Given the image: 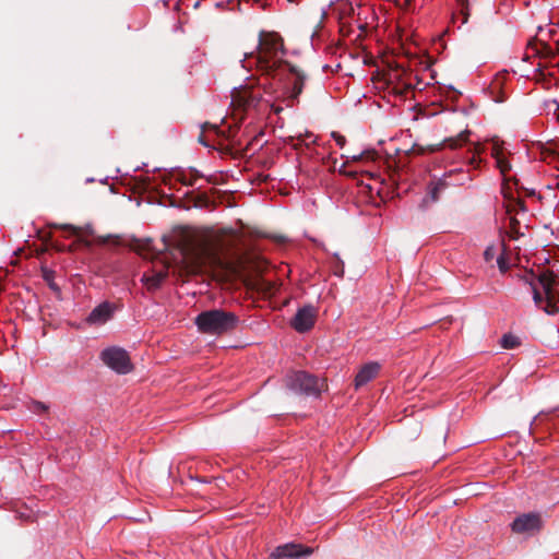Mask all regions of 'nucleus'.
<instances>
[{"label":"nucleus","instance_id":"17","mask_svg":"<svg viewBox=\"0 0 559 559\" xmlns=\"http://www.w3.org/2000/svg\"><path fill=\"white\" fill-rule=\"evenodd\" d=\"M207 132H212L216 136H221L223 132L218 129L216 124H212L210 122H205L201 126V132L198 136L199 143H201L204 146H213L212 140L206 134Z\"/></svg>","mask_w":559,"mask_h":559},{"label":"nucleus","instance_id":"14","mask_svg":"<svg viewBox=\"0 0 559 559\" xmlns=\"http://www.w3.org/2000/svg\"><path fill=\"white\" fill-rule=\"evenodd\" d=\"M491 156L496 159L501 175L506 177L507 173L511 170V164L504 156L503 147L498 140H492Z\"/></svg>","mask_w":559,"mask_h":559},{"label":"nucleus","instance_id":"10","mask_svg":"<svg viewBox=\"0 0 559 559\" xmlns=\"http://www.w3.org/2000/svg\"><path fill=\"white\" fill-rule=\"evenodd\" d=\"M317 310L313 306L307 305L300 308L292 320V326L299 333L309 331L316 322Z\"/></svg>","mask_w":559,"mask_h":559},{"label":"nucleus","instance_id":"25","mask_svg":"<svg viewBox=\"0 0 559 559\" xmlns=\"http://www.w3.org/2000/svg\"><path fill=\"white\" fill-rule=\"evenodd\" d=\"M519 227H520L519 221L516 218L512 217L510 221V228H511L510 237L512 239H518L519 236L521 235L519 231Z\"/></svg>","mask_w":559,"mask_h":559},{"label":"nucleus","instance_id":"5","mask_svg":"<svg viewBox=\"0 0 559 559\" xmlns=\"http://www.w3.org/2000/svg\"><path fill=\"white\" fill-rule=\"evenodd\" d=\"M102 361L117 373L126 374L132 370L127 350L121 347H108L100 353Z\"/></svg>","mask_w":559,"mask_h":559},{"label":"nucleus","instance_id":"3","mask_svg":"<svg viewBox=\"0 0 559 559\" xmlns=\"http://www.w3.org/2000/svg\"><path fill=\"white\" fill-rule=\"evenodd\" d=\"M540 292L543 293L546 304L543 311L548 316L559 313V276L552 271L544 270L535 276Z\"/></svg>","mask_w":559,"mask_h":559},{"label":"nucleus","instance_id":"15","mask_svg":"<svg viewBox=\"0 0 559 559\" xmlns=\"http://www.w3.org/2000/svg\"><path fill=\"white\" fill-rule=\"evenodd\" d=\"M167 276V266H164L163 270L153 272L152 275L144 274L141 281L144 283L148 290H155L160 287Z\"/></svg>","mask_w":559,"mask_h":559},{"label":"nucleus","instance_id":"39","mask_svg":"<svg viewBox=\"0 0 559 559\" xmlns=\"http://www.w3.org/2000/svg\"><path fill=\"white\" fill-rule=\"evenodd\" d=\"M556 115H557V119H558V121H559V112H558V114H556Z\"/></svg>","mask_w":559,"mask_h":559},{"label":"nucleus","instance_id":"33","mask_svg":"<svg viewBox=\"0 0 559 559\" xmlns=\"http://www.w3.org/2000/svg\"><path fill=\"white\" fill-rule=\"evenodd\" d=\"M43 273H44V278H45L46 281H49V280H50V277H51V275H52V272H51V271H48V270H46V269H44V270H43Z\"/></svg>","mask_w":559,"mask_h":559},{"label":"nucleus","instance_id":"28","mask_svg":"<svg viewBox=\"0 0 559 559\" xmlns=\"http://www.w3.org/2000/svg\"><path fill=\"white\" fill-rule=\"evenodd\" d=\"M496 255V247L495 246H488L484 251V259L486 262H490L495 259Z\"/></svg>","mask_w":559,"mask_h":559},{"label":"nucleus","instance_id":"12","mask_svg":"<svg viewBox=\"0 0 559 559\" xmlns=\"http://www.w3.org/2000/svg\"><path fill=\"white\" fill-rule=\"evenodd\" d=\"M380 371V365L378 362H368L364 365L355 377V389L358 390L366 385L369 381L374 379Z\"/></svg>","mask_w":559,"mask_h":559},{"label":"nucleus","instance_id":"22","mask_svg":"<svg viewBox=\"0 0 559 559\" xmlns=\"http://www.w3.org/2000/svg\"><path fill=\"white\" fill-rule=\"evenodd\" d=\"M201 177H202V175L198 170L192 169L190 171L189 176H186V175L181 176L180 181L185 186H194L197 179H199Z\"/></svg>","mask_w":559,"mask_h":559},{"label":"nucleus","instance_id":"8","mask_svg":"<svg viewBox=\"0 0 559 559\" xmlns=\"http://www.w3.org/2000/svg\"><path fill=\"white\" fill-rule=\"evenodd\" d=\"M471 134V131L465 130L453 138L444 139L441 143L428 145L427 147L421 146L419 144H414L412 147V152L418 155L425 154L427 152L433 153L437 151H440L444 146H449L452 150H455L460 146H462L464 143L468 142V136Z\"/></svg>","mask_w":559,"mask_h":559},{"label":"nucleus","instance_id":"38","mask_svg":"<svg viewBox=\"0 0 559 559\" xmlns=\"http://www.w3.org/2000/svg\"><path fill=\"white\" fill-rule=\"evenodd\" d=\"M527 194H528V195H534V194H535V191H534V190H530V191L527 190Z\"/></svg>","mask_w":559,"mask_h":559},{"label":"nucleus","instance_id":"20","mask_svg":"<svg viewBox=\"0 0 559 559\" xmlns=\"http://www.w3.org/2000/svg\"><path fill=\"white\" fill-rule=\"evenodd\" d=\"M460 8V15L462 16V24L467 23L469 17V2L468 0H455Z\"/></svg>","mask_w":559,"mask_h":559},{"label":"nucleus","instance_id":"30","mask_svg":"<svg viewBox=\"0 0 559 559\" xmlns=\"http://www.w3.org/2000/svg\"><path fill=\"white\" fill-rule=\"evenodd\" d=\"M133 249L139 253L150 250L151 249V240H147L145 243L136 241V243L133 246Z\"/></svg>","mask_w":559,"mask_h":559},{"label":"nucleus","instance_id":"27","mask_svg":"<svg viewBox=\"0 0 559 559\" xmlns=\"http://www.w3.org/2000/svg\"><path fill=\"white\" fill-rule=\"evenodd\" d=\"M374 151H364L359 155H353V160L373 159L376 156Z\"/></svg>","mask_w":559,"mask_h":559},{"label":"nucleus","instance_id":"32","mask_svg":"<svg viewBox=\"0 0 559 559\" xmlns=\"http://www.w3.org/2000/svg\"><path fill=\"white\" fill-rule=\"evenodd\" d=\"M332 136L334 138V140H335L336 144H337L340 147H343V146L345 145V143H346V139H345V136H344V135L338 134V133H336V132H333V133H332Z\"/></svg>","mask_w":559,"mask_h":559},{"label":"nucleus","instance_id":"34","mask_svg":"<svg viewBox=\"0 0 559 559\" xmlns=\"http://www.w3.org/2000/svg\"><path fill=\"white\" fill-rule=\"evenodd\" d=\"M39 237L40 239H43L44 241H48L50 238H51V235L50 233H46L45 235L39 233Z\"/></svg>","mask_w":559,"mask_h":559},{"label":"nucleus","instance_id":"35","mask_svg":"<svg viewBox=\"0 0 559 559\" xmlns=\"http://www.w3.org/2000/svg\"><path fill=\"white\" fill-rule=\"evenodd\" d=\"M554 50H555V55H559V40H557V41L555 43Z\"/></svg>","mask_w":559,"mask_h":559},{"label":"nucleus","instance_id":"36","mask_svg":"<svg viewBox=\"0 0 559 559\" xmlns=\"http://www.w3.org/2000/svg\"><path fill=\"white\" fill-rule=\"evenodd\" d=\"M273 110L278 114L280 111H282V108L281 107H275L274 105L272 106Z\"/></svg>","mask_w":559,"mask_h":559},{"label":"nucleus","instance_id":"13","mask_svg":"<svg viewBox=\"0 0 559 559\" xmlns=\"http://www.w3.org/2000/svg\"><path fill=\"white\" fill-rule=\"evenodd\" d=\"M112 316V307L109 302L105 301L95 307L88 314L86 321L90 324H103L108 321Z\"/></svg>","mask_w":559,"mask_h":559},{"label":"nucleus","instance_id":"16","mask_svg":"<svg viewBox=\"0 0 559 559\" xmlns=\"http://www.w3.org/2000/svg\"><path fill=\"white\" fill-rule=\"evenodd\" d=\"M523 280L527 285H530V287L532 289L533 300H534L535 306L538 309L543 310V307H545L546 300H545V297H544L543 293L540 292L537 283L535 282V275L533 273H531L528 275H525L523 277Z\"/></svg>","mask_w":559,"mask_h":559},{"label":"nucleus","instance_id":"1","mask_svg":"<svg viewBox=\"0 0 559 559\" xmlns=\"http://www.w3.org/2000/svg\"><path fill=\"white\" fill-rule=\"evenodd\" d=\"M285 55L283 38L276 33L261 32L257 52H251L242 61L243 68L254 64L262 74L275 78L281 74L288 63L283 59Z\"/></svg>","mask_w":559,"mask_h":559},{"label":"nucleus","instance_id":"24","mask_svg":"<svg viewBox=\"0 0 559 559\" xmlns=\"http://www.w3.org/2000/svg\"><path fill=\"white\" fill-rule=\"evenodd\" d=\"M537 53L543 57L555 56L554 47L547 43H540L539 48L536 49Z\"/></svg>","mask_w":559,"mask_h":559},{"label":"nucleus","instance_id":"37","mask_svg":"<svg viewBox=\"0 0 559 559\" xmlns=\"http://www.w3.org/2000/svg\"><path fill=\"white\" fill-rule=\"evenodd\" d=\"M38 406L43 409V411H46L47 409V406H45L44 404L41 403H38Z\"/></svg>","mask_w":559,"mask_h":559},{"label":"nucleus","instance_id":"11","mask_svg":"<svg viewBox=\"0 0 559 559\" xmlns=\"http://www.w3.org/2000/svg\"><path fill=\"white\" fill-rule=\"evenodd\" d=\"M542 527V519L537 513H525L514 519L511 524L512 532L516 534L539 531Z\"/></svg>","mask_w":559,"mask_h":559},{"label":"nucleus","instance_id":"18","mask_svg":"<svg viewBox=\"0 0 559 559\" xmlns=\"http://www.w3.org/2000/svg\"><path fill=\"white\" fill-rule=\"evenodd\" d=\"M504 198L509 201V203L507 205L508 213L518 212V211L526 212V205L523 200L514 199L511 195V193H507V192H504Z\"/></svg>","mask_w":559,"mask_h":559},{"label":"nucleus","instance_id":"31","mask_svg":"<svg viewBox=\"0 0 559 559\" xmlns=\"http://www.w3.org/2000/svg\"><path fill=\"white\" fill-rule=\"evenodd\" d=\"M50 226L55 227V228H62V229H66V230H70L73 235H78L79 230H80L78 227L72 226V225H57V224H52Z\"/></svg>","mask_w":559,"mask_h":559},{"label":"nucleus","instance_id":"19","mask_svg":"<svg viewBox=\"0 0 559 559\" xmlns=\"http://www.w3.org/2000/svg\"><path fill=\"white\" fill-rule=\"evenodd\" d=\"M520 345V340L515 335L504 334L501 338V346L503 348H515Z\"/></svg>","mask_w":559,"mask_h":559},{"label":"nucleus","instance_id":"26","mask_svg":"<svg viewBox=\"0 0 559 559\" xmlns=\"http://www.w3.org/2000/svg\"><path fill=\"white\" fill-rule=\"evenodd\" d=\"M484 151V147L481 144L477 143L474 145V155L469 159V164L473 166H477L480 163V159L476 157V155H479Z\"/></svg>","mask_w":559,"mask_h":559},{"label":"nucleus","instance_id":"2","mask_svg":"<svg viewBox=\"0 0 559 559\" xmlns=\"http://www.w3.org/2000/svg\"><path fill=\"white\" fill-rule=\"evenodd\" d=\"M239 317L224 309H211L200 312L194 323L199 331L210 335H223L233 332L239 324Z\"/></svg>","mask_w":559,"mask_h":559},{"label":"nucleus","instance_id":"9","mask_svg":"<svg viewBox=\"0 0 559 559\" xmlns=\"http://www.w3.org/2000/svg\"><path fill=\"white\" fill-rule=\"evenodd\" d=\"M312 548L304 547L298 544H285L276 547L269 556V559H299L310 556Z\"/></svg>","mask_w":559,"mask_h":559},{"label":"nucleus","instance_id":"7","mask_svg":"<svg viewBox=\"0 0 559 559\" xmlns=\"http://www.w3.org/2000/svg\"><path fill=\"white\" fill-rule=\"evenodd\" d=\"M230 96V105L235 111L239 112L255 108L261 100V94L249 86L234 88Z\"/></svg>","mask_w":559,"mask_h":559},{"label":"nucleus","instance_id":"6","mask_svg":"<svg viewBox=\"0 0 559 559\" xmlns=\"http://www.w3.org/2000/svg\"><path fill=\"white\" fill-rule=\"evenodd\" d=\"M274 79H278L280 81L288 80L292 84V87L286 86L287 93H289L288 98L293 102L297 100L299 95L302 93L306 74L302 70L297 67L290 64L289 62L285 66L281 74H276Z\"/></svg>","mask_w":559,"mask_h":559},{"label":"nucleus","instance_id":"21","mask_svg":"<svg viewBox=\"0 0 559 559\" xmlns=\"http://www.w3.org/2000/svg\"><path fill=\"white\" fill-rule=\"evenodd\" d=\"M448 187V183L444 180H439L433 185L430 189L429 194L433 202L439 200V193L443 191Z\"/></svg>","mask_w":559,"mask_h":559},{"label":"nucleus","instance_id":"23","mask_svg":"<svg viewBox=\"0 0 559 559\" xmlns=\"http://www.w3.org/2000/svg\"><path fill=\"white\" fill-rule=\"evenodd\" d=\"M312 134L309 133V132H306L305 134H299L298 136L296 138H292L290 141H292V145L295 150H299L301 147V145H306V146H309L310 143H307L306 142V138H311Z\"/></svg>","mask_w":559,"mask_h":559},{"label":"nucleus","instance_id":"4","mask_svg":"<svg viewBox=\"0 0 559 559\" xmlns=\"http://www.w3.org/2000/svg\"><path fill=\"white\" fill-rule=\"evenodd\" d=\"M286 384L295 393L318 397L325 389V381L306 371H295L287 377Z\"/></svg>","mask_w":559,"mask_h":559},{"label":"nucleus","instance_id":"29","mask_svg":"<svg viewBox=\"0 0 559 559\" xmlns=\"http://www.w3.org/2000/svg\"><path fill=\"white\" fill-rule=\"evenodd\" d=\"M497 264L501 273H506L509 270L508 261L503 254L497 258Z\"/></svg>","mask_w":559,"mask_h":559}]
</instances>
